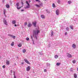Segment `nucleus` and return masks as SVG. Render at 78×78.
<instances>
[{"mask_svg":"<svg viewBox=\"0 0 78 78\" xmlns=\"http://www.w3.org/2000/svg\"><path fill=\"white\" fill-rule=\"evenodd\" d=\"M66 56H67L68 57V58H72V55H70V54L68 53L66 54Z\"/></svg>","mask_w":78,"mask_h":78,"instance_id":"obj_5","label":"nucleus"},{"mask_svg":"<svg viewBox=\"0 0 78 78\" xmlns=\"http://www.w3.org/2000/svg\"><path fill=\"white\" fill-rule=\"evenodd\" d=\"M68 3H69V4H70V3H71V1H69L68 2Z\"/></svg>","mask_w":78,"mask_h":78,"instance_id":"obj_28","label":"nucleus"},{"mask_svg":"<svg viewBox=\"0 0 78 78\" xmlns=\"http://www.w3.org/2000/svg\"><path fill=\"white\" fill-rule=\"evenodd\" d=\"M74 76L75 78H77V76H76V74H74Z\"/></svg>","mask_w":78,"mask_h":78,"instance_id":"obj_18","label":"nucleus"},{"mask_svg":"<svg viewBox=\"0 0 78 78\" xmlns=\"http://www.w3.org/2000/svg\"><path fill=\"white\" fill-rule=\"evenodd\" d=\"M58 58V55H56L55 56V59H57V58Z\"/></svg>","mask_w":78,"mask_h":78,"instance_id":"obj_17","label":"nucleus"},{"mask_svg":"<svg viewBox=\"0 0 78 78\" xmlns=\"http://www.w3.org/2000/svg\"><path fill=\"white\" fill-rule=\"evenodd\" d=\"M32 23L33 24V25H34V27H36V21H34V22H33Z\"/></svg>","mask_w":78,"mask_h":78,"instance_id":"obj_7","label":"nucleus"},{"mask_svg":"<svg viewBox=\"0 0 78 78\" xmlns=\"http://www.w3.org/2000/svg\"><path fill=\"white\" fill-rule=\"evenodd\" d=\"M58 3H60V1H58Z\"/></svg>","mask_w":78,"mask_h":78,"instance_id":"obj_36","label":"nucleus"},{"mask_svg":"<svg viewBox=\"0 0 78 78\" xmlns=\"http://www.w3.org/2000/svg\"><path fill=\"white\" fill-rule=\"evenodd\" d=\"M18 47H22V44L20 43L18 44Z\"/></svg>","mask_w":78,"mask_h":78,"instance_id":"obj_16","label":"nucleus"},{"mask_svg":"<svg viewBox=\"0 0 78 78\" xmlns=\"http://www.w3.org/2000/svg\"><path fill=\"white\" fill-rule=\"evenodd\" d=\"M36 2H40V1L39 0H36Z\"/></svg>","mask_w":78,"mask_h":78,"instance_id":"obj_31","label":"nucleus"},{"mask_svg":"<svg viewBox=\"0 0 78 78\" xmlns=\"http://www.w3.org/2000/svg\"><path fill=\"white\" fill-rule=\"evenodd\" d=\"M21 4H22V5H23V2H21Z\"/></svg>","mask_w":78,"mask_h":78,"instance_id":"obj_41","label":"nucleus"},{"mask_svg":"<svg viewBox=\"0 0 78 78\" xmlns=\"http://www.w3.org/2000/svg\"><path fill=\"white\" fill-rule=\"evenodd\" d=\"M39 30V28L35 30H34L33 33V36L36 39H37V37H38V33L40 32V31L38 30Z\"/></svg>","mask_w":78,"mask_h":78,"instance_id":"obj_1","label":"nucleus"},{"mask_svg":"<svg viewBox=\"0 0 78 78\" xmlns=\"http://www.w3.org/2000/svg\"><path fill=\"white\" fill-rule=\"evenodd\" d=\"M13 74L14 75V78H16V76H15V72L14 71L13 72Z\"/></svg>","mask_w":78,"mask_h":78,"instance_id":"obj_25","label":"nucleus"},{"mask_svg":"<svg viewBox=\"0 0 78 78\" xmlns=\"http://www.w3.org/2000/svg\"><path fill=\"white\" fill-rule=\"evenodd\" d=\"M26 3L27 5V8H30V4L29 3H28V2L27 1H26Z\"/></svg>","mask_w":78,"mask_h":78,"instance_id":"obj_9","label":"nucleus"},{"mask_svg":"<svg viewBox=\"0 0 78 78\" xmlns=\"http://www.w3.org/2000/svg\"><path fill=\"white\" fill-rule=\"evenodd\" d=\"M6 64L7 65H9V61H7L6 62Z\"/></svg>","mask_w":78,"mask_h":78,"instance_id":"obj_13","label":"nucleus"},{"mask_svg":"<svg viewBox=\"0 0 78 78\" xmlns=\"http://www.w3.org/2000/svg\"><path fill=\"white\" fill-rule=\"evenodd\" d=\"M3 22L5 25H8V23H7V22L6 21L5 19H4L3 20Z\"/></svg>","mask_w":78,"mask_h":78,"instance_id":"obj_4","label":"nucleus"},{"mask_svg":"<svg viewBox=\"0 0 78 78\" xmlns=\"http://www.w3.org/2000/svg\"><path fill=\"white\" fill-rule=\"evenodd\" d=\"M67 30H69V27H67L66 28Z\"/></svg>","mask_w":78,"mask_h":78,"instance_id":"obj_37","label":"nucleus"},{"mask_svg":"<svg viewBox=\"0 0 78 78\" xmlns=\"http://www.w3.org/2000/svg\"><path fill=\"white\" fill-rule=\"evenodd\" d=\"M23 11V9L21 10V11Z\"/></svg>","mask_w":78,"mask_h":78,"instance_id":"obj_43","label":"nucleus"},{"mask_svg":"<svg viewBox=\"0 0 78 78\" xmlns=\"http://www.w3.org/2000/svg\"><path fill=\"white\" fill-rule=\"evenodd\" d=\"M24 61H25V62L27 63V64H29V65H30V64H31V63H30V62L28 61V60L27 59H24Z\"/></svg>","mask_w":78,"mask_h":78,"instance_id":"obj_2","label":"nucleus"},{"mask_svg":"<svg viewBox=\"0 0 78 78\" xmlns=\"http://www.w3.org/2000/svg\"><path fill=\"white\" fill-rule=\"evenodd\" d=\"M36 6H37V7H40V6L39 5H36Z\"/></svg>","mask_w":78,"mask_h":78,"instance_id":"obj_32","label":"nucleus"},{"mask_svg":"<svg viewBox=\"0 0 78 78\" xmlns=\"http://www.w3.org/2000/svg\"><path fill=\"white\" fill-rule=\"evenodd\" d=\"M44 72H47V69H45L44 70Z\"/></svg>","mask_w":78,"mask_h":78,"instance_id":"obj_30","label":"nucleus"},{"mask_svg":"<svg viewBox=\"0 0 78 78\" xmlns=\"http://www.w3.org/2000/svg\"><path fill=\"white\" fill-rule=\"evenodd\" d=\"M23 53H25L26 52V50L25 49H24L23 51Z\"/></svg>","mask_w":78,"mask_h":78,"instance_id":"obj_22","label":"nucleus"},{"mask_svg":"<svg viewBox=\"0 0 78 78\" xmlns=\"http://www.w3.org/2000/svg\"><path fill=\"white\" fill-rule=\"evenodd\" d=\"M70 28H71V29H72V30H73V26H70Z\"/></svg>","mask_w":78,"mask_h":78,"instance_id":"obj_21","label":"nucleus"},{"mask_svg":"<svg viewBox=\"0 0 78 78\" xmlns=\"http://www.w3.org/2000/svg\"><path fill=\"white\" fill-rule=\"evenodd\" d=\"M22 64H23V63H22Z\"/></svg>","mask_w":78,"mask_h":78,"instance_id":"obj_48","label":"nucleus"},{"mask_svg":"<svg viewBox=\"0 0 78 78\" xmlns=\"http://www.w3.org/2000/svg\"><path fill=\"white\" fill-rule=\"evenodd\" d=\"M29 38H28V37H27V38H26V40H27V41H29Z\"/></svg>","mask_w":78,"mask_h":78,"instance_id":"obj_29","label":"nucleus"},{"mask_svg":"<svg viewBox=\"0 0 78 78\" xmlns=\"http://www.w3.org/2000/svg\"><path fill=\"white\" fill-rule=\"evenodd\" d=\"M75 62H76V61H75V60H73V62L74 64H75Z\"/></svg>","mask_w":78,"mask_h":78,"instance_id":"obj_27","label":"nucleus"},{"mask_svg":"<svg viewBox=\"0 0 78 78\" xmlns=\"http://www.w3.org/2000/svg\"><path fill=\"white\" fill-rule=\"evenodd\" d=\"M72 47L74 48H76V45L75 44H74L73 45Z\"/></svg>","mask_w":78,"mask_h":78,"instance_id":"obj_11","label":"nucleus"},{"mask_svg":"<svg viewBox=\"0 0 78 78\" xmlns=\"http://www.w3.org/2000/svg\"><path fill=\"white\" fill-rule=\"evenodd\" d=\"M3 68H5V65H4L2 66Z\"/></svg>","mask_w":78,"mask_h":78,"instance_id":"obj_34","label":"nucleus"},{"mask_svg":"<svg viewBox=\"0 0 78 78\" xmlns=\"http://www.w3.org/2000/svg\"><path fill=\"white\" fill-rule=\"evenodd\" d=\"M16 20H13L12 21V24H15V23H16Z\"/></svg>","mask_w":78,"mask_h":78,"instance_id":"obj_15","label":"nucleus"},{"mask_svg":"<svg viewBox=\"0 0 78 78\" xmlns=\"http://www.w3.org/2000/svg\"><path fill=\"white\" fill-rule=\"evenodd\" d=\"M29 3H30V2H31V1L29 0Z\"/></svg>","mask_w":78,"mask_h":78,"instance_id":"obj_39","label":"nucleus"},{"mask_svg":"<svg viewBox=\"0 0 78 78\" xmlns=\"http://www.w3.org/2000/svg\"><path fill=\"white\" fill-rule=\"evenodd\" d=\"M56 13L57 14V15H59V10L57 9L56 11Z\"/></svg>","mask_w":78,"mask_h":78,"instance_id":"obj_10","label":"nucleus"},{"mask_svg":"<svg viewBox=\"0 0 78 78\" xmlns=\"http://www.w3.org/2000/svg\"><path fill=\"white\" fill-rule=\"evenodd\" d=\"M65 35H67V33L65 32Z\"/></svg>","mask_w":78,"mask_h":78,"instance_id":"obj_35","label":"nucleus"},{"mask_svg":"<svg viewBox=\"0 0 78 78\" xmlns=\"http://www.w3.org/2000/svg\"><path fill=\"white\" fill-rule=\"evenodd\" d=\"M31 24L30 23H29V25H28V26L29 27H31L32 26Z\"/></svg>","mask_w":78,"mask_h":78,"instance_id":"obj_20","label":"nucleus"},{"mask_svg":"<svg viewBox=\"0 0 78 78\" xmlns=\"http://www.w3.org/2000/svg\"><path fill=\"white\" fill-rule=\"evenodd\" d=\"M9 36H10V37H12V38H13V39H15L16 38V37L15 36H14L12 35H9Z\"/></svg>","mask_w":78,"mask_h":78,"instance_id":"obj_8","label":"nucleus"},{"mask_svg":"<svg viewBox=\"0 0 78 78\" xmlns=\"http://www.w3.org/2000/svg\"><path fill=\"white\" fill-rule=\"evenodd\" d=\"M17 26H19V25H17Z\"/></svg>","mask_w":78,"mask_h":78,"instance_id":"obj_47","label":"nucleus"},{"mask_svg":"<svg viewBox=\"0 0 78 78\" xmlns=\"http://www.w3.org/2000/svg\"><path fill=\"white\" fill-rule=\"evenodd\" d=\"M31 39H33V37H32V36H31Z\"/></svg>","mask_w":78,"mask_h":78,"instance_id":"obj_42","label":"nucleus"},{"mask_svg":"<svg viewBox=\"0 0 78 78\" xmlns=\"http://www.w3.org/2000/svg\"><path fill=\"white\" fill-rule=\"evenodd\" d=\"M16 6H17V9H20L21 8V7H18L19 6V3H17L16 4Z\"/></svg>","mask_w":78,"mask_h":78,"instance_id":"obj_6","label":"nucleus"},{"mask_svg":"<svg viewBox=\"0 0 78 78\" xmlns=\"http://www.w3.org/2000/svg\"><path fill=\"white\" fill-rule=\"evenodd\" d=\"M11 72H12V70L11 71Z\"/></svg>","mask_w":78,"mask_h":78,"instance_id":"obj_44","label":"nucleus"},{"mask_svg":"<svg viewBox=\"0 0 78 78\" xmlns=\"http://www.w3.org/2000/svg\"><path fill=\"white\" fill-rule=\"evenodd\" d=\"M15 27H17V25H16V24H15Z\"/></svg>","mask_w":78,"mask_h":78,"instance_id":"obj_40","label":"nucleus"},{"mask_svg":"<svg viewBox=\"0 0 78 78\" xmlns=\"http://www.w3.org/2000/svg\"><path fill=\"white\" fill-rule=\"evenodd\" d=\"M27 25V23H24V25Z\"/></svg>","mask_w":78,"mask_h":78,"instance_id":"obj_33","label":"nucleus"},{"mask_svg":"<svg viewBox=\"0 0 78 78\" xmlns=\"http://www.w3.org/2000/svg\"><path fill=\"white\" fill-rule=\"evenodd\" d=\"M52 6L53 8H55V5L54 3L52 4Z\"/></svg>","mask_w":78,"mask_h":78,"instance_id":"obj_26","label":"nucleus"},{"mask_svg":"<svg viewBox=\"0 0 78 78\" xmlns=\"http://www.w3.org/2000/svg\"><path fill=\"white\" fill-rule=\"evenodd\" d=\"M51 35H53V32H52L51 33Z\"/></svg>","mask_w":78,"mask_h":78,"instance_id":"obj_38","label":"nucleus"},{"mask_svg":"<svg viewBox=\"0 0 78 78\" xmlns=\"http://www.w3.org/2000/svg\"><path fill=\"white\" fill-rule=\"evenodd\" d=\"M27 78H29V77H27Z\"/></svg>","mask_w":78,"mask_h":78,"instance_id":"obj_45","label":"nucleus"},{"mask_svg":"<svg viewBox=\"0 0 78 78\" xmlns=\"http://www.w3.org/2000/svg\"><path fill=\"white\" fill-rule=\"evenodd\" d=\"M41 5H42V3H41Z\"/></svg>","mask_w":78,"mask_h":78,"instance_id":"obj_46","label":"nucleus"},{"mask_svg":"<svg viewBox=\"0 0 78 78\" xmlns=\"http://www.w3.org/2000/svg\"><path fill=\"white\" fill-rule=\"evenodd\" d=\"M14 44V42H12L11 44V45L12 46H13Z\"/></svg>","mask_w":78,"mask_h":78,"instance_id":"obj_23","label":"nucleus"},{"mask_svg":"<svg viewBox=\"0 0 78 78\" xmlns=\"http://www.w3.org/2000/svg\"><path fill=\"white\" fill-rule=\"evenodd\" d=\"M41 17L42 18V19H44L45 18V16L44 15H41Z\"/></svg>","mask_w":78,"mask_h":78,"instance_id":"obj_14","label":"nucleus"},{"mask_svg":"<svg viewBox=\"0 0 78 78\" xmlns=\"http://www.w3.org/2000/svg\"><path fill=\"white\" fill-rule=\"evenodd\" d=\"M6 7L7 8H9V5L7 4L6 5Z\"/></svg>","mask_w":78,"mask_h":78,"instance_id":"obj_19","label":"nucleus"},{"mask_svg":"<svg viewBox=\"0 0 78 78\" xmlns=\"http://www.w3.org/2000/svg\"><path fill=\"white\" fill-rule=\"evenodd\" d=\"M30 69H31V67L29 66L27 67L26 68V70L27 72H29V71L30 70Z\"/></svg>","mask_w":78,"mask_h":78,"instance_id":"obj_3","label":"nucleus"},{"mask_svg":"<svg viewBox=\"0 0 78 78\" xmlns=\"http://www.w3.org/2000/svg\"><path fill=\"white\" fill-rule=\"evenodd\" d=\"M4 14L5 16H6V14H5V13L6 12V11L5 9L4 10Z\"/></svg>","mask_w":78,"mask_h":78,"instance_id":"obj_12","label":"nucleus"},{"mask_svg":"<svg viewBox=\"0 0 78 78\" xmlns=\"http://www.w3.org/2000/svg\"><path fill=\"white\" fill-rule=\"evenodd\" d=\"M60 64H61V63H57L56 64V65L58 66H59V65H60Z\"/></svg>","mask_w":78,"mask_h":78,"instance_id":"obj_24","label":"nucleus"}]
</instances>
